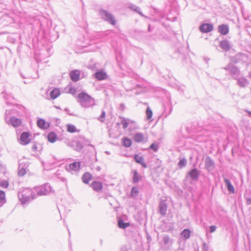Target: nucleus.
I'll return each instance as SVG.
<instances>
[{
  "mask_svg": "<svg viewBox=\"0 0 251 251\" xmlns=\"http://www.w3.org/2000/svg\"><path fill=\"white\" fill-rule=\"evenodd\" d=\"M77 98L78 102L84 108H89L95 105V100L86 93H79Z\"/></svg>",
  "mask_w": 251,
  "mask_h": 251,
  "instance_id": "nucleus-1",
  "label": "nucleus"
},
{
  "mask_svg": "<svg viewBox=\"0 0 251 251\" xmlns=\"http://www.w3.org/2000/svg\"><path fill=\"white\" fill-rule=\"evenodd\" d=\"M18 197L21 203L23 204L36 198V194L29 189H26L18 194Z\"/></svg>",
  "mask_w": 251,
  "mask_h": 251,
  "instance_id": "nucleus-2",
  "label": "nucleus"
},
{
  "mask_svg": "<svg viewBox=\"0 0 251 251\" xmlns=\"http://www.w3.org/2000/svg\"><path fill=\"white\" fill-rule=\"evenodd\" d=\"M99 14L101 19L104 21L112 25H115L116 24V21L112 13L105 10L100 9L99 11Z\"/></svg>",
  "mask_w": 251,
  "mask_h": 251,
  "instance_id": "nucleus-3",
  "label": "nucleus"
},
{
  "mask_svg": "<svg viewBox=\"0 0 251 251\" xmlns=\"http://www.w3.org/2000/svg\"><path fill=\"white\" fill-rule=\"evenodd\" d=\"M37 196H45L49 194L51 191V187L48 184L46 183L43 185L34 188Z\"/></svg>",
  "mask_w": 251,
  "mask_h": 251,
  "instance_id": "nucleus-4",
  "label": "nucleus"
},
{
  "mask_svg": "<svg viewBox=\"0 0 251 251\" xmlns=\"http://www.w3.org/2000/svg\"><path fill=\"white\" fill-rule=\"evenodd\" d=\"M224 69L229 71L230 74L234 79H237L240 75L241 72L240 70L232 63H229L224 68Z\"/></svg>",
  "mask_w": 251,
  "mask_h": 251,
  "instance_id": "nucleus-5",
  "label": "nucleus"
},
{
  "mask_svg": "<svg viewBox=\"0 0 251 251\" xmlns=\"http://www.w3.org/2000/svg\"><path fill=\"white\" fill-rule=\"evenodd\" d=\"M204 162L205 167L208 172H211L214 169V162L213 160L209 156H207L205 157Z\"/></svg>",
  "mask_w": 251,
  "mask_h": 251,
  "instance_id": "nucleus-6",
  "label": "nucleus"
},
{
  "mask_svg": "<svg viewBox=\"0 0 251 251\" xmlns=\"http://www.w3.org/2000/svg\"><path fill=\"white\" fill-rule=\"evenodd\" d=\"M28 166V164L25 162H20L19 163V168H18V175L20 176H24L27 169Z\"/></svg>",
  "mask_w": 251,
  "mask_h": 251,
  "instance_id": "nucleus-7",
  "label": "nucleus"
},
{
  "mask_svg": "<svg viewBox=\"0 0 251 251\" xmlns=\"http://www.w3.org/2000/svg\"><path fill=\"white\" fill-rule=\"evenodd\" d=\"M30 134L28 132H24L22 133L19 142L22 145H27L30 142V139L29 138Z\"/></svg>",
  "mask_w": 251,
  "mask_h": 251,
  "instance_id": "nucleus-8",
  "label": "nucleus"
},
{
  "mask_svg": "<svg viewBox=\"0 0 251 251\" xmlns=\"http://www.w3.org/2000/svg\"><path fill=\"white\" fill-rule=\"evenodd\" d=\"M199 29L202 33H207L213 29V25L211 24H202L200 26Z\"/></svg>",
  "mask_w": 251,
  "mask_h": 251,
  "instance_id": "nucleus-9",
  "label": "nucleus"
},
{
  "mask_svg": "<svg viewBox=\"0 0 251 251\" xmlns=\"http://www.w3.org/2000/svg\"><path fill=\"white\" fill-rule=\"evenodd\" d=\"M199 176V171L196 168H194L188 173L187 177H190L192 180L197 181Z\"/></svg>",
  "mask_w": 251,
  "mask_h": 251,
  "instance_id": "nucleus-10",
  "label": "nucleus"
},
{
  "mask_svg": "<svg viewBox=\"0 0 251 251\" xmlns=\"http://www.w3.org/2000/svg\"><path fill=\"white\" fill-rule=\"evenodd\" d=\"M91 187L93 188V190L99 193L101 191L103 188V185L102 183L100 181H94L91 183Z\"/></svg>",
  "mask_w": 251,
  "mask_h": 251,
  "instance_id": "nucleus-11",
  "label": "nucleus"
},
{
  "mask_svg": "<svg viewBox=\"0 0 251 251\" xmlns=\"http://www.w3.org/2000/svg\"><path fill=\"white\" fill-rule=\"evenodd\" d=\"M167 209V205L165 201L161 200L159 204V212L162 215L165 216L166 214Z\"/></svg>",
  "mask_w": 251,
  "mask_h": 251,
  "instance_id": "nucleus-12",
  "label": "nucleus"
},
{
  "mask_svg": "<svg viewBox=\"0 0 251 251\" xmlns=\"http://www.w3.org/2000/svg\"><path fill=\"white\" fill-rule=\"evenodd\" d=\"M6 123L8 125H11L14 127H17L21 124V121L20 119L13 117L9 120L6 121Z\"/></svg>",
  "mask_w": 251,
  "mask_h": 251,
  "instance_id": "nucleus-13",
  "label": "nucleus"
},
{
  "mask_svg": "<svg viewBox=\"0 0 251 251\" xmlns=\"http://www.w3.org/2000/svg\"><path fill=\"white\" fill-rule=\"evenodd\" d=\"M235 79L237 80V84L241 87H245L249 84L248 80L244 77L239 76Z\"/></svg>",
  "mask_w": 251,
  "mask_h": 251,
  "instance_id": "nucleus-14",
  "label": "nucleus"
},
{
  "mask_svg": "<svg viewBox=\"0 0 251 251\" xmlns=\"http://www.w3.org/2000/svg\"><path fill=\"white\" fill-rule=\"evenodd\" d=\"M71 79L74 82L77 81L79 79L80 73L78 70L72 71L70 73Z\"/></svg>",
  "mask_w": 251,
  "mask_h": 251,
  "instance_id": "nucleus-15",
  "label": "nucleus"
},
{
  "mask_svg": "<svg viewBox=\"0 0 251 251\" xmlns=\"http://www.w3.org/2000/svg\"><path fill=\"white\" fill-rule=\"evenodd\" d=\"M218 31L222 35H226L229 32V27L227 25L223 24L220 25L218 28Z\"/></svg>",
  "mask_w": 251,
  "mask_h": 251,
  "instance_id": "nucleus-16",
  "label": "nucleus"
},
{
  "mask_svg": "<svg viewBox=\"0 0 251 251\" xmlns=\"http://www.w3.org/2000/svg\"><path fill=\"white\" fill-rule=\"evenodd\" d=\"M219 46L221 49L226 51H228L231 48L230 42L227 40L222 41L220 42Z\"/></svg>",
  "mask_w": 251,
  "mask_h": 251,
  "instance_id": "nucleus-17",
  "label": "nucleus"
},
{
  "mask_svg": "<svg viewBox=\"0 0 251 251\" xmlns=\"http://www.w3.org/2000/svg\"><path fill=\"white\" fill-rule=\"evenodd\" d=\"M134 159L137 163L141 164L144 168H147V165L144 162L143 157L139 156L138 154H135L134 156Z\"/></svg>",
  "mask_w": 251,
  "mask_h": 251,
  "instance_id": "nucleus-18",
  "label": "nucleus"
},
{
  "mask_svg": "<svg viewBox=\"0 0 251 251\" xmlns=\"http://www.w3.org/2000/svg\"><path fill=\"white\" fill-rule=\"evenodd\" d=\"M37 124L38 126L43 129H46L49 128V124L42 119H40L37 121Z\"/></svg>",
  "mask_w": 251,
  "mask_h": 251,
  "instance_id": "nucleus-19",
  "label": "nucleus"
},
{
  "mask_svg": "<svg viewBox=\"0 0 251 251\" xmlns=\"http://www.w3.org/2000/svg\"><path fill=\"white\" fill-rule=\"evenodd\" d=\"M95 77L99 80H103L106 78L107 74L102 71L96 72L94 74Z\"/></svg>",
  "mask_w": 251,
  "mask_h": 251,
  "instance_id": "nucleus-20",
  "label": "nucleus"
},
{
  "mask_svg": "<svg viewBox=\"0 0 251 251\" xmlns=\"http://www.w3.org/2000/svg\"><path fill=\"white\" fill-rule=\"evenodd\" d=\"M80 166V163L78 162H75L70 164L69 167L67 168L68 170L77 171L79 170Z\"/></svg>",
  "mask_w": 251,
  "mask_h": 251,
  "instance_id": "nucleus-21",
  "label": "nucleus"
},
{
  "mask_svg": "<svg viewBox=\"0 0 251 251\" xmlns=\"http://www.w3.org/2000/svg\"><path fill=\"white\" fill-rule=\"evenodd\" d=\"M224 181L227 190L231 193H234V188L231 183V182H230V181L227 178H225Z\"/></svg>",
  "mask_w": 251,
  "mask_h": 251,
  "instance_id": "nucleus-22",
  "label": "nucleus"
},
{
  "mask_svg": "<svg viewBox=\"0 0 251 251\" xmlns=\"http://www.w3.org/2000/svg\"><path fill=\"white\" fill-rule=\"evenodd\" d=\"M133 139L136 142L140 143L144 141V137L142 133L138 132L134 135Z\"/></svg>",
  "mask_w": 251,
  "mask_h": 251,
  "instance_id": "nucleus-23",
  "label": "nucleus"
},
{
  "mask_svg": "<svg viewBox=\"0 0 251 251\" xmlns=\"http://www.w3.org/2000/svg\"><path fill=\"white\" fill-rule=\"evenodd\" d=\"M92 175L88 172L84 173L82 176V181L86 184H88L89 180L92 179Z\"/></svg>",
  "mask_w": 251,
  "mask_h": 251,
  "instance_id": "nucleus-24",
  "label": "nucleus"
},
{
  "mask_svg": "<svg viewBox=\"0 0 251 251\" xmlns=\"http://www.w3.org/2000/svg\"><path fill=\"white\" fill-rule=\"evenodd\" d=\"M69 145L70 146H75V150L77 151H80L83 147L82 144L79 141L73 142Z\"/></svg>",
  "mask_w": 251,
  "mask_h": 251,
  "instance_id": "nucleus-25",
  "label": "nucleus"
},
{
  "mask_svg": "<svg viewBox=\"0 0 251 251\" xmlns=\"http://www.w3.org/2000/svg\"><path fill=\"white\" fill-rule=\"evenodd\" d=\"M60 95V91L57 88L52 90L50 93V97L51 99L54 100Z\"/></svg>",
  "mask_w": 251,
  "mask_h": 251,
  "instance_id": "nucleus-26",
  "label": "nucleus"
},
{
  "mask_svg": "<svg viewBox=\"0 0 251 251\" xmlns=\"http://www.w3.org/2000/svg\"><path fill=\"white\" fill-rule=\"evenodd\" d=\"M118 225L119 228L125 229L130 226V223H125L123 219H120L118 220Z\"/></svg>",
  "mask_w": 251,
  "mask_h": 251,
  "instance_id": "nucleus-27",
  "label": "nucleus"
},
{
  "mask_svg": "<svg viewBox=\"0 0 251 251\" xmlns=\"http://www.w3.org/2000/svg\"><path fill=\"white\" fill-rule=\"evenodd\" d=\"M57 138V137L56 134L53 132H50L48 135V139L50 143H54L56 141Z\"/></svg>",
  "mask_w": 251,
  "mask_h": 251,
  "instance_id": "nucleus-28",
  "label": "nucleus"
},
{
  "mask_svg": "<svg viewBox=\"0 0 251 251\" xmlns=\"http://www.w3.org/2000/svg\"><path fill=\"white\" fill-rule=\"evenodd\" d=\"M141 179V176H140L137 170L133 171V182L134 183H138Z\"/></svg>",
  "mask_w": 251,
  "mask_h": 251,
  "instance_id": "nucleus-29",
  "label": "nucleus"
},
{
  "mask_svg": "<svg viewBox=\"0 0 251 251\" xmlns=\"http://www.w3.org/2000/svg\"><path fill=\"white\" fill-rule=\"evenodd\" d=\"M191 231L189 229H184L181 233V236L185 240L188 239L190 236Z\"/></svg>",
  "mask_w": 251,
  "mask_h": 251,
  "instance_id": "nucleus-30",
  "label": "nucleus"
},
{
  "mask_svg": "<svg viewBox=\"0 0 251 251\" xmlns=\"http://www.w3.org/2000/svg\"><path fill=\"white\" fill-rule=\"evenodd\" d=\"M123 145L124 147L128 148L131 145V141L127 137H124L122 139Z\"/></svg>",
  "mask_w": 251,
  "mask_h": 251,
  "instance_id": "nucleus-31",
  "label": "nucleus"
},
{
  "mask_svg": "<svg viewBox=\"0 0 251 251\" xmlns=\"http://www.w3.org/2000/svg\"><path fill=\"white\" fill-rule=\"evenodd\" d=\"M120 118H121L122 119L121 124L123 126V128L124 129H126L129 125V123H128L129 120L125 118L124 117H120Z\"/></svg>",
  "mask_w": 251,
  "mask_h": 251,
  "instance_id": "nucleus-32",
  "label": "nucleus"
},
{
  "mask_svg": "<svg viewBox=\"0 0 251 251\" xmlns=\"http://www.w3.org/2000/svg\"><path fill=\"white\" fill-rule=\"evenodd\" d=\"M5 202V193L2 191L0 190V206H2V205Z\"/></svg>",
  "mask_w": 251,
  "mask_h": 251,
  "instance_id": "nucleus-33",
  "label": "nucleus"
},
{
  "mask_svg": "<svg viewBox=\"0 0 251 251\" xmlns=\"http://www.w3.org/2000/svg\"><path fill=\"white\" fill-rule=\"evenodd\" d=\"M186 164L187 160L185 158H183L179 160L177 164V165L179 168L181 169L185 167L186 166Z\"/></svg>",
  "mask_w": 251,
  "mask_h": 251,
  "instance_id": "nucleus-34",
  "label": "nucleus"
},
{
  "mask_svg": "<svg viewBox=\"0 0 251 251\" xmlns=\"http://www.w3.org/2000/svg\"><path fill=\"white\" fill-rule=\"evenodd\" d=\"M139 193V190L137 187H133L131 191V195L133 197H136Z\"/></svg>",
  "mask_w": 251,
  "mask_h": 251,
  "instance_id": "nucleus-35",
  "label": "nucleus"
},
{
  "mask_svg": "<svg viewBox=\"0 0 251 251\" xmlns=\"http://www.w3.org/2000/svg\"><path fill=\"white\" fill-rule=\"evenodd\" d=\"M130 8L132 10H134V11L137 12L138 13H139L140 15H142V16H143V13L140 11V8L138 7V6H136V5H133V4H132L130 6Z\"/></svg>",
  "mask_w": 251,
  "mask_h": 251,
  "instance_id": "nucleus-36",
  "label": "nucleus"
},
{
  "mask_svg": "<svg viewBox=\"0 0 251 251\" xmlns=\"http://www.w3.org/2000/svg\"><path fill=\"white\" fill-rule=\"evenodd\" d=\"M76 127L75 126L72 125H69L67 126V131L71 132L74 133L76 131Z\"/></svg>",
  "mask_w": 251,
  "mask_h": 251,
  "instance_id": "nucleus-37",
  "label": "nucleus"
},
{
  "mask_svg": "<svg viewBox=\"0 0 251 251\" xmlns=\"http://www.w3.org/2000/svg\"><path fill=\"white\" fill-rule=\"evenodd\" d=\"M146 115L147 118L148 120H150L152 116V110L149 107H148L146 110Z\"/></svg>",
  "mask_w": 251,
  "mask_h": 251,
  "instance_id": "nucleus-38",
  "label": "nucleus"
},
{
  "mask_svg": "<svg viewBox=\"0 0 251 251\" xmlns=\"http://www.w3.org/2000/svg\"><path fill=\"white\" fill-rule=\"evenodd\" d=\"M105 115L106 114L105 111L104 110H102L101 115L100 116V117L98 118V120L101 123H104Z\"/></svg>",
  "mask_w": 251,
  "mask_h": 251,
  "instance_id": "nucleus-39",
  "label": "nucleus"
},
{
  "mask_svg": "<svg viewBox=\"0 0 251 251\" xmlns=\"http://www.w3.org/2000/svg\"><path fill=\"white\" fill-rule=\"evenodd\" d=\"M150 148L154 151H156L158 150V145L155 143H152Z\"/></svg>",
  "mask_w": 251,
  "mask_h": 251,
  "instance_id": "nucleus-40",
  "label": "nucleus"
},
{
  "mask_svg": "<svg viewBox=\"0 0 251 251\" xmlns=\"http://www.w3.org/2000/svg\"><path fill=\"white\" fill-rule=\"evenodd\" d=\"M170 241V237L168 235H165L163 237V242L165 245H167Z\"/></svg>",
  "mask_w": 251,
  "mask_h": 251,
  "instance_id": "nucleus-41",
  "label": "nucleus"
},
{
  "mask_svg": "<svg viewBox=\"0 0 251 251\" xmlns=\"http://www.w3.org/2000/svg\"><path fill=\"white\" fill-rule=\"evenodd\" d=\"M0 185L3 188H7L9 184L7 181H2L1 182Z\"/></svg>",
  "mask_w": 251,
  "mask_h": 251,
  "instance_id": "nucleus-42",
  "label": "nucleus"
},
{
  "mask_svg": "<svg viewBox=\"0 0 251 251\" xmlns=\"http://www.w3.org/2000/svg\"><path fill=\"white\" fill-rule=\"evenodd\" d=\"M217 227L215 226H211L209 227V232L211 233L216 231Z\"/></svg>",
  "mask_w": 251,
  "mask_h": 251,
  "instance_id": "nucleus-43",
  "label": "nucleus"
},
{
  "mask_svg": "<svg viewBox=\"0 0 251 251\" xmlns=\"http://www.w3.org/2000/svg\"><path fill=\"white\" fill-rule=\"evenodd\" d=\"M11 114V110H6L5 111V121L6 122V121H8L7 120V118H8V115H10Z\"/></svg>",
  "mask_w": 251,
  "mask_h": 251,
  "instance_id": "nucleus-44",
  "label": "nucleus"
},
{
  "mask_svg": "<svg viewBox=\"0 0 251 251\" xmlns=\"http://www.w3.org/2000/svg\"><path fill=\"white\" fill-rule=\"evenodd\" d=\"M37 145L36 143H34L31 147V150L33 151H37Z\"/></svg>",
  "mask_w": 251,
  "mask_h": 251,
  "instance_id": "nucleus-45",
  "label": "nucleus"
},
{
  "mask_svg": "<svg viewBox=\"0 0 251 251\" xmlns=\"http://www.w3.org/2000/svg\"><path fill=\"white\" fill-rule=\"evenodd\" d=\"M69 92L71 94H74L75 92V89L73 87H70L69 89Z\"/></svg>",
  "mask_w": 251,
  "mask_h": 251,
  "instance_id": "nucleus-46",
  "label": "nucleus"
},
{
  "mask_svg": "<svg viewBox=\"0 0 251 251\" xmlns=\"http://www.w3.org/2000/svg\"><path fill=\"white\" fill-rule=\"evenodd\" d=\"M246 203L247 205L251 204V197H247L246 198Z\"/></svg>",
  "mask_w": 251,
  "mask_h": 251,
  "instance_id": "nucleus-47",
  "label": "nucleus"
},
{
  "mask_svg": "<svg viewBox=\"0 0 251 251\" xmlns=\"http://www.w3.org/2000/svg\"><path fill=\"white\" fill-rule=\"evenodd\" d=\"M120 108L122 111H124L125 108V106L123 103H121L120 105Z\"/></svg>",
  "mask_w": 251,
  "mask_h": 251,
  "instance_id": "nucleus-48",
  "label": "nucleus"
},
{
  "mask_svg": "<svg viewBox=\"0 0 251 251\" xmlns=\"http://www.w3.org/2000/svg\"><path fill=\"white\" fill-rule=\"evenodd\" d=\"M203 248L205 250H208V246L206 244V243H203Z\"/></svg>",
  "mask_w": 251,
  "mask_h": 251,
  "instance_id": "nucleus-49",
  "label": "nucleus"
},
{
  "mask_svg": "<svg viewBox=\"0 0 251 251\" xmlns=\"http://www.w3.org/2000/svg\"><path fill=\"white\" fill-rule=\"evenodd\" d=\"M246 111L248 113L249 116L251 117V111L249 110H246Z\"/></svg>",
  "mask_w": 251,
  "mask_h": 251,
  "instance_id": "nucleus-50",
  "label": "nucleus"
},
{
  "mask_svg": "<svg viewBox=\"0 0 251 251\" xmlns=\"http://www.w3.org/2000/svg\"><path fill=\"white\" fill-rule=\"evenodd\" d=\"M65 111H66V112H68V111H69V109L68 108H66L65 109Z\"/></svg>",
  "mask_w": 251,
  "mask_h": 251,
  "instance_id": "nucleus-51",
  "label": "nucleus"
},
{
  "mask_svg": "<svg viewBox=\"0 0 251 251\" xmlns=\"http://www.w3.org/2000/svg\"><path fill=\"white\" fill-rule=\"evenodd\" d=\"M151 28H150V25H149V28H148V30L149 31H151Z\"/></svg>",
  "mask_w": 251,
  "mask_h": 251,
  "instance_id": "nucleus-52",
  "label": "nucleus"
},
{
  "mask_svg": "<svg viewBox=\"0 0 251 251\" xmlns=\"http://www.w3.org/2000/svg\"><path fill=\"white\" fill-rule=\"evenodd\" d=\"M250 77L251 78V72H250Z\"/></svg>",
  "mask_w": 251,
  "mask_h": 251,
  "instance_id": "nucleus-53",
  "label": "nucleus"
},
{
  "mask_svg": "<svg viewBox=\"0 0 251 251\" xmlns=\"http://www.w3.org/2000/svg\"><path fill=\"white\" fill-rule=\"evenodd\" d=\"M100 169V167H98V170H99Z\"/></svg>",
  "mask_w": 251,
  "mask_h": 251,
  "instance_id": "nucleus-54",
  "label": "nucleus"
}]
</instances>
